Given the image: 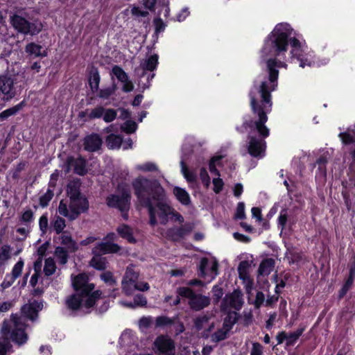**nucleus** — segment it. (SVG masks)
I'll return each instance as SVG.
<instances>
[{"label": "nucleus", "mask_w": 355, "mask_h": 355, "mask_svg": "<svg viewBox=\"0 0 355 355\" xmlns=\"http://www.w3.org/2000/svg\"><path fill=\"white\" fill-rule=\"evenodd\" d=\"M88 209L89 202L84 196H82L70 199L69 209L67 202L62 200L60 202L58 212L72 220L77 218L80 214L86 212Z\"/></svg>", "instance_id": "423d86ee"}, {"label": "nucleus", "mask_w": 355, "mask_h": 355, "mask_svg": "<svg viewBox=\"0 0 355 355\" xmlns=\"http://www.w3.org/2000/svg\"><path fill=\"white\" fill-rule=\"evenodd\" d=\"M120 247L114 243L101 242L98 243L92 250L94 254L90 265L94 268L103 270L107 268V260L102 254L117 252Z\"/></svg>", "instance_id": "6e6552de"}, {"label": "nucleus", "mask_w": 355, "mask_h": 355, "mask_svg": "<svg viewBox=\"0 0 355 355\" xmlns=\"http://www.w3.org/2000/svg\"><path fill=\"white\" fill-rule=\"evenodd\" d=\"M218 261L214 257H203L199 263L198 276L210 282L218 275Z\"/></svg>", "instance_id": "9b49d317"}, {"label": "nucleus", "mask_w": 355, "mask_h": 355, "mask_svg": "<svg viewBox=\"0 0 355 355\" xmlns=\"http://www.w3.org/2000/svg\"><path fill=\"white\" fill-rule=\"evenodd\" d=\"M135 335L130 330L123 331L120 337V343L123 346H130L135 344Z\"/></svg>", "instance_id": "c756f323"}, {"label": "nucleus", "mask_w": 355, "mask_h": 355, "mask_svg": "<svg viewBox=\"0 0 355 355\" xmlns=\"http://www.w3.org/2000/svg\"><path fill=\"white\" fill-rule=\"evenodd\" d=\"M102 144V139L97 134H92L84 139V148L86 150L94 152L100 148Z\"/></svg>", "instance_id": "412c9836"}, {"label": "nucleus", "mask_w": 355, "mask_h": 355, "mask_svg": "<svg viewBox=\"0 0 355 355\" xmlns=\"http://www.w3.org/2000/svg\"><path fill=\"white\" fill-rule=\"evenodd\" d=\"M139 274L133 267H128L122 281L123 291L128 295H131L135 291H147L149 289L148 283L138 281Z\"/></svg>", "instance_id": "1a4fd4ad"}, {"label": "nucleus", "mask_w": 355, "mask_h": 355, "mask_svg": "<svg viewBox=\"0 0 355 355\" xmlns=\"http://www.w3.org/2000/svg\"><path fill=\"white\" fill-rule=\"evenodd\" d=\"M22 108V104L19 103L12 107L5 110L0 113V118L5 119L10 116L15 115Z\"/></svg>", "instance_id": "ea45409f"}, {"label": "nucleus", "mask_w": 355, "mask_h": 355, "mask_svg": "<svg viewBox=\"0 0 355 355\" xmlns=\"http://www.w3.org/2000/svg\"><path fill=\"white\" fill-rule=\"evenodd\" d=\"M208 322H209V318L207 316H206V315H202V316L197 318L195 320V322H194L195 327L198 331L202 329L207 325H208V329H207V332L204 333L203 335H202L204 337H208L209 336V333L214 328L213 324H208Z\"/></svg>", "instance_id": "bb28decb"}, {"label": "nucleus", "mask_w": 355, "mask_h": 355, "mask_svg": "<svg viewBox=\"0 0 355 355\" xmlns=\"http://www.w3.org/2000/svg\"><path fill=\"white\" fill-rule=\"evenodd\" d=\"M37 316V310H34L31 304L24 305L21 315L12 314L9 320L3 321L1 329L2 336L6 340H11L18 346L24 345L28 339L26 332V319L33 321Z\"/></svg>", "instance_id": "7ed1b4c3"}, {"label": "nucleus", "mask_w": 355, "mask_h": 355, "mask_svg": "<svg viewBox=\"0 0 355 355\" xmlns=\"http://www.w3.org/2000/svg\"><path fill=\"white\" fill-rule=\"evenodd\" d=\"M106 144L110 149H118L122 145V137L120 135L110 134L106 137Z\"/></svg>", "instance_id": "c85d7f7f"}, {"label": "nucleus", "mask_w": 355, "mask_h": 355, "mask_svg": "<svg viewBox=\"0 0 355 355\" xmlns=\"http://www.w3.org/2000/svg\"><path fill=\"white\" fill-rule=\"evenodd\" d=\"M260 58L261 62L266 64V70L256 78L249 94L255 120H245L243 127L250 129L248 153L253 157L261 158L265 155V139L270 133L265 123L268 121L267 114L272 110L270 92L275 90L278 85L277 68H287L286 62L295 60L302 68L320 67L329 60L315 61L313 52L297 37L295 32L287 23L277 24L266 37L260 51Z\"/></svg>", "instance_id": "f257e3e1"}, {"label": "nucleus", "mask_w": 355, "mask_h": 355, "mask_svg": "<svg viewBox=\"0 0 355 355\" xmlns=\"http://www.w3.org/2000/svg\"><path fill=\"white\" fill-rule=\"evenodd\" d=\"M10 22L15 29L24 35H36L42 30V24L38 20L28 21L19 15H13L10 17Z\"/></svg>", "instance_id": "9d476101"}, {"label": "nucleus", "mask_w": 355, "mask_h": 355, "mask_svg": "<svg viewBox=\"0 0 355 355\" xmlns=\"http://www.w3.org/2000/svg\"><path fill=\"white\" fill-rule=\"evenodd\" d=\"M66 227L65 220L60 216H55L51 222V228L56 232L60 234Z\"/></svg>", "instance_id": "2f4dec72"}, {"label": "nucleus", "mask_w": 355, "mask_h": 355, "mask_svg": "<svg viewBox=\"0 0 355 355\" xmlns=\"http://www.w3.org/2000/svg\"><path fill=\"white\" fill-rule=\"evenodd\" d=\"M24 265V261L20 259L13 266L10 275L15 279L18 278L21 274Z\"/></svg>", "instance_id": "a18cd8bd"}, {"label": "nucleus", "mask_w": 355, "mask_h": 355, "mask_svg": "<svg viewBox=\"0 0 355 355\" xmlns=\"http://www.w3.org/2000/svg\"><path fill=\"white\" fill-rule=\"evenodd\" d=\"M53 196V192L50 189H48L45 193L40 198V204L42 207H45L49 205Z\"/></svg>", "instance_id": "49530a36"}, {"label": "nucleus", "mask_w": 355, "mask_h": 355, "mask_svg": "<svg viewBox=\"0 0 355 355\" xmlns=\"http://www.w3.org/2000/svg\"><path fill=\"white\" fill-rule=\"evenodd\" d=\"M130 12L132 16L137 18L146 17L149 14V12L147 10H142L140 7L135 5L131 6Z\"/></svg>", "instance_id": "de8ad7c7"}, {"label": "nucleus", "mask_w": 355, "mask_h": 355, "mask_svg": "<svg viewBox=\"0 0 355 355\" xmlns=\"http://www.w3.org/2000/svg\"><path fill=\"white\" fill-rule=\"evenodd\" d=\"M200 177L204 185L208 187L210 184V178L205 168H201L200 172Z\"/></svg>", "instance_id": "bf43d9fd"}, {"label": "nucleus", "mask_w": 355, "mask_h": 355, "mask_svg": "<svg viewBox=\"0 0 355 355\" xmlns=\"http://www.w3.org/2000/svg\"><path fill=\"white\" fill-rule=\"evenodd\" d=\"M223 157L222 155H216L211 158L209 162V171L211 173L218 177L220 176V173L216 167L220 165V162Z\"/></svg>", "instance_id": "f704fd0d"}, {"label": "nucleus", "mask_w": 355, "mask_h": 355, "mask_svg": "<svg viewBox=\"0 0 355 355\" xmlns=\"http://www.w3.org/2000/svg\"><path fill=\"white\" fill-rule=\"evenodd\" d=\"M153 23L155 27L156 33H159L164 31L166 24L161 18L155 19Z\"/></svg>", "instance_id": "6e6d98bb"}, {"label": "nucleus", "mask_w": 355, "mask_h": 355, "mask_svg": "<svg viewBox=\"0 0 355 355\" xmlns=\"http://www.w3.org/2000/svg\"><path fill=\"white\" fill-rule=\"evenodd\" d=\"M117 116V112L112 108H105L101 105H98L92 109L88 114L90 119H96L103 118L105 123L112 122Z\"/></svg>", "instance_id": "dca6fc26"}, {"label": "nucleus", "mask_w": 355, "mask_h": 355, "mask_svg": "<svg viewBox=\"0 0 355 355\" xmlns=\"http://www.w3.org/2000/svg\"><path fill=\"white\" fill-rule=\"evenodd\" d=\"M48 217L46 214H43L39 220V226L40 230L42 232L43 234H45L47 231L48 228Z\"/></svg>", "instance_id": "864d4df0"}, {"label": "nucleus", "mask_w": 355, "mask_h": 355, "mask_svg": "<svg viewBox=\"0 0 355 355\" xmlns=\"http://www.w3.org/2000/svg\"><path fill=\"white\" fill-rule=\"evenodd\" d=\"M250 268V263L248 261H241L238 266L239 278L243 279L248 285L252 283L249 276Z\"/></svg>", "instance_id": "393cba45"}, {"label": "nucleus", "mask_w": 355, "mask_h": 355, "mask_svg": "<svg viewBox=\"0 0 355 355\" xmlns=\"http://www.w3.org/2000/svg\"><path fill=\"white\" fill-rule=\"evenodd\" d=\"M55 254L60 263L65 264L67 262L68 254L64 248H56L55 250Z\"/></svg>", "instance_id": "a19ab883"}, {"label": "nucleus", "mask_w": 355, "mask_h": 355, "mask_svg": "<svg viewBox=\"0 0 355 355\" xmlns=\"http://www.w3.org/2000/svg\"><path fill=\"white\" fill-rule=\"evenodd\" d=\"M25 83L24 73L7 74L0 77V93L3 99L9 100L18 94Z\"/></svg>", "instance_id": "39448f33"}, {"label": "nucleus", "mask_w": 355, "mask_h": 355, "mask_svg": "<svg viewBox=\"0 0 355 355\" xmlns=\"http://www.w3.org/2000/svg\"><path fill=\"white\" fill-rule=\"evenodd\" d=\"M275 263V259L272 258L264 259L259 265V274L263 276L268 275L273 270Z\"/></svg>", "instance_id": "a878e982"}, {"label": "nucleus", "mask_w": 355, "mask_h": 355, "mask_svg": "<svg viewBox=\"0 0 355 355\" xmlns=\"http://www.w3.org/2000/svg\"><path fill=\"white\" fill-rule=\"evenodd\" d=\"M112 74L123 84L122 90L124 92H132L134 89L132 83L129 80L128 74L119 66L115 65L112 67Z\"/></svg>", "instance_id": "6ab92c4d"}, {"label": "nucleus", "mask_w": 355, "mask_h": 355, "mask_svg": "<svg viewBox=\"0 0 355 355\" xmlns=\"http://www.w3.org/2000/svg\"><path fill=\"white\" fill-rule=\"evenodd\" d=\"M123 130L128 134L134 132L137 128V125L135 121H127L121 126Z\"/></svg>", "instance_id": "09e8293b"}, {"label": "nucleus", "mask_w": 355, "mask_h": 355, "mask_svg": "<svg viewBox=\"0 0 355 355\" xmlns=\"http://www.w3.org/2000/svg\"><path fill=\"white\" fill-rule=\"evenodd\" d=\"M72 285L76 293L66 300L67 306L71 310L89 309L94 305L101 295L99 291L92 293L94 285L89 283L88 276L85 273L73 277Z\"/></svg>", "instance_id": "20e7f679"}, {"label": "nucleus", "mask_w": 355, "mask_h": 355, "mask_svg": "<svg viewBox=\"0 0 355 355\" xmlns=\"http://www.w3.org/2000/svg\"><path fill=\"white\" fill-rule=\"evenodd\" d=\"M353 282L354 281H353L352 277H349L347 279V280L346 281V282L345 283V284L343 285V288H341V290L340 291V294H339L340 297H343L347 293V292L348 291V290L352 285Z\"/></svg>", "instance_id": "13d9d810"}, {"label": "nucleus", "mask_w": 355, "mask_h": 355, "mask_svg": "<svg viewBox=\"0 0 355 355\" xmlns=\"http://www.w3.org/2000/svg\"><path fill=\"white\" fill-rule=\"evenodd\" d=\"M33 220V213L31 209L25 211L21 217V220L25 223H31Z\"/></svg>", "instance_id": "052dcab7"}, {"label": "nucleus", "mask_w": 355, "mask_h": 355, "mask_svg": "<svg viewBox=\"0 0 355 355\" xmlns=\"http://www.w3.org/2000/svg\"><path fill=\"white\" fill-rule=\"evenodd\" d=\"M338 137L344 145H352L349 155L355 162V124L349 126L345 131L340 132Z\"/></svg>", "instance_id": "f3484780"}, {"label": "nucleus", "mask_w": 355, "mask_h": 355, "mask_svg": "<svg viewBox=\"0 0 355 355\" xmlns=\"http://www.w3.org/2000/svg\"><path fill=\"white\" fill-rule=\"evenodd\" d=\"M189 15V12L188 8L182 9L180 12L177 15V21H184Z\"/></svg>", "instance_id": "774afa93"}, {"label": "nucleus", "mask_w": 355, "mask_h": 355, "mask_svg": "<svg viewBox=\"0 0 355 355\" xmlns=\"http://www.w3.org/2000/svg\"><path fill=\"white\" fill-rule=\"evenodd\" d=\"M10 348V345L8 342L0 341V355H6L8 351Z\"/></svg>", "instance_id": "338daca9"}, {"label": "nucleus", "mask_w": 355, "mask_h": 355, "mask_svg": "<svg viewBox=\"0 0 355 355\" xmlns=\"http://www.w3.org/2000/svg\"><path fill=\"white\" fill-rule=\"evenodd\" d=\"M101 279L106 284L113 286L116 285V279H114L113 274L110 271H105L101 273L100 275Z\"/></svg>", "instance_id": "c03bdc74"}, {"label": "nucleus", "mask_w": 355, "mask_h": 355, "mask_svg": "<svg viewBox=\"0 0 355 355\" xmlns=\"http://www.w3.org/2000/svg\"><path fill=\"white\" fill-rule=\"evenodd\" d=\"M130 198V191L127 189H123L118 193L109 195L106 198V203L108 207L116 208L119 210L129 209Z\"/></svg>", "instance_id": "f8f14e48"}, {"label": "nucleus", "mask_w": 355, "mask_h": 355, "mask_svg": "<svg viewBox=\"0 0 355 355\" xmlns=\"http://www.w3.org/2000/svg\"><path fill=\"white\" fill-rule=\"evenodd\" d=\"M135 168L143 172H152L158 171L157 166L155 163L150 162L137 164L135 166Z\"/></svg>", "instance_id": "58836bf2"}, {"label": "nucleus", "mask_w": 355, "mask_h": 355, "mask_svg": "<svg viewBox=\"0 0 355 355\" xmlns=\"http://www.w3.org/2000/svg\"><path fill=\"white\" fill-rule=\"evenodd\" d=\"M262 346L258 343H253L250 355H261Z\"/></svg>", "instance_id": "0e129e2a"}, {"label": "nucleus", "mask_w": 355, "mask_h": 355, "mask_svg": "<svg viewBox=\"0 0 355 355\" xmlns=\"http://www.w3.org/2000/svg\"><path fill=\"white\" fill-rule=\"evenodd\" d=\"M134 307L141 306L146 304L147 301L146 297L143 295H137L134 297L133 301Z\"/></svg>", "instance_id": "4d7b16f0"}, {"label": "nucleus", "mask_w": 355, "mask_h": 355, "mask_svg": "<svg viewBox=\"0 0 355 355\" xmlns=\"http://www.w3.org/2000/svg\"><path fill=\"white\" fill-rule=\"evenodd\" d=\"M173 194L176 200L184 206H188L191 202L190 195L184 189L174 187L173 189Z\"/></svg>", "instance_id": "b1692460"}, {"label": "nucleus", "mask_w": 355, "mask_h": 355, "mask_svg": "<svg viewBox=\"0 0 355 355\" xmlns=\"http://www.w3.org/2000/svg\"><path fill=\"white\" fill-rule=\"evenodd\" d=\"M214 191L216 193H219L223 188L224 182L219 177L213 179Z\"/></svg>", "instance_id": "3c124183"}, {"label": "nucleus", "mask_w": 355, "mask_h": 355, "mask_svg": "<svg viewBox=\"0 0 355 355\" xmlns=\"http://www.w3.org/2000/svg\"><path fill=\"white\" fill-rule=\"evenodd\" d=\"M304 331V328H300L294 332L287 333L286 345H293L300 338V336L302 334Z\"/></svg>", "instance_id": "c9c22d12"}, {"label": "nucleus", "mask_w": 355, "mask_h": 355, "mask_svg": "<svg viewBox=\"0 0 355 355\" xmlns=\"http://www.w3.org/2000/svg\"><path fill=\"white\" fill-rule=\"evenodd\" d=\"M180 297L189 299L190 307L196 311H199L207 307L210 303V300L208 297L196 294L193 290L189 287H179L177 289V297L172 304L178 305L180 303Z\"/></svg>", "instance_id": "0eeeda50"}, {"label": "nucleus", "mask_w": 355, "mask_h": 355, "mask_svg": "<svg viewBox=\"0 0 355 355\" xmlns=\"http://www.w3.org/2000/svg\"><path fill=\"white\" fill-rule=\"evenodd\" d=\"M100 83V75L97 71H92L90 74L89 85L93 90H97Z\"/></svg>", "instance_id": "79ce46f5"}, {"label": "nucleus", "mask_w": 355, "mask_h": 355, "mask_svg": "<svg viewBox=\"0 0 355 355\" xmlns=\"http://www.w3.org/2000/svg\"><path fill=\"white\" fill-rule=\"evenodd\" d=\"M116 86L107 87L101 89L99 92V97L104 99H107L115 91Z\"/></svg>", "instance_id": "603ef678"}, {"label": "nucleus", "mask_w": 355, "mask_h": 355, "mask_svg": "<svg viewBox=\"0 0 355 355\" xmlns=\"http://www.w3.org/2000/svg\"><path fill=\"white\" fill-rule=\"evenodd\" d=\"M61 243L66 245L67 248L71 252H74L77 250V245L75 241H73L69 234L63 233L60 236Z\"/></svg>", "instance_id": "72a5a7b5"}, {"label": "nucleus", "mask_w": 355, "mask_h": 355, "mask_svg": "<svg viewBox=\"0 0 355 355\" xmlns=\"http://www.w3.org/2000/svg\"><path fill=\"white\" fill-rule=\"evenodd\" d=\"M116 231L123 239H126L129 243H134L136 242L132 235V230L129 226L121 225L117 227Z\"/></svg>", "instance_id": "cd10ccee"}, {"label": "nucleus", "mask_w": 355, "mask_h": 355, "mask_svg": "<svg viewBox=\"0 0 355 355\" xmlns=\"http://www.w3.org/2000/svg\"><path fill=\"white\" fill-rule=\"evenodd\" d=\"M236 322V313L235 312L230 313L225 318L222 327L210 336L211 340L214 343H218L225 340Z\"/></svg>", "instance_id": "ddd939ff"}, {"label": "nucleus", "mask_w": 355, "mask_h": 355, "mask_svg": "<svg viewBox=\"0 0 355 355\" xmlns=\"http://www.w3.org/2000/svg\"><path fill=\"white\" fill-rule=\"evenodd\" d=\"M11 248L8 245H3L0 248V266L6 264L11 257Z\"/></svg>", "instance_id": "473e14b6"}, {"label": "nucleus", "mask_w": 355, "mask_h": 355, "mask_svg": "<svg viewBox=\"0 0 355 355\" xmlns=\"http://www.w3.org/2000/svg\"><path fill=\"white\" fill-rule=\"evenodd\" d=\"M155 347L162 355H174L175 345L173 341L168 336H160L154 343Z\"/></svg>", "instance_id": "a211bd4d"}, {"label": "nucleus", "mask_w": 355, "mask_h": 355, "mask_svg": "<svg viewBox=\"0 0 355 355\" xmlns=\"http://www.w3.org/2000/svg\"><path fill=\"white\" fill-rule=\"evenodd\" d=\"M15 281V279L13 278L11 275H6L4 280L1 284V287L3 289L8 288L14 283Z\"/></svg>", "instance_id": "680f3d73"}, {"label": "nucleus", "mask_w": 355, "mask_h": 355, "mask_svg": "<svg viewBox=\"0 0 355 355\" xmlns=\"http://www.w3.org/2000/svg\"><path fill=\"white\" fill-rule=\"evenodd\" d=\"M67 170L66 173H68L71 166L74 167V171L76 173L83 175L87 172L86 168V161L82 157L74 159L73 157H69L67 160Z\"/></svg>", "instance_id": "aec40b11"}, {"label": "nucleus", "mask_w": 355, "mask_h": 355, "mask_svg": "<svg viewBox=\"0 0 355 355\" xmlns=\"http://www.w3.org/2000/svg\"><path fill=\"white\" fill-rule=\"evenodd\" d=\"M180 164H181V171H182L184 177L185 178V179L189 182H193L196 181V174L193 173V172L189 171V169L187 168L183 159H182Z\"/></svg>", "instance_id": "4c0bfd02"}, {"label": "nucleus", "mask_w": 355, "mask_h": 355, "mask_svg": "<svg viewBox=\"0 0 355 355\" xmlns=\"http://www.w3.org/2000/svg\"><path fill=\"white\" fill-rule=\"evenodd\" d=\"M172 323V320L165 316H160L157 318L155 320L156 327H165Z\"/></svg>", "instance_id": "5fc2aeb1"}, {"label": "nucleus", "mask_w": 355, "mask_h": 355, "mask_svg": "<svg viewBox=\"0 0 355 355\" xmlns=\"http://www.w3.org/2000/svg\"><path fill=\"white\" fill-rule=\"evenodd\" d=\"M243 295L240 291L235 290L227 295L221 303V309L228 311L232 309L239 310L243 304Z\"/></svg>", "instance_id": "2eb2a0df"}, {"label": "nucleus", "mask_w": 355, "mask_h": 355, "mask_svg": "<svg viewBox=\"0 0 355 355\" xmlns=\"http://www.w3.org/2000/svg\"><path fill=\"white\" fill-rule=\"evenodd\" d=\"M234 238L241 242L248 243L250 241V238L244 234H240L239 232H235L233 234Z\"/></svg>", "instance_id": "69168bd1"}, {"label": "nucleus", "mask_w": 355, "mask_h": 355, "mask_svg": "<svg viewBox=\"0 0 355 355\" xmlns=\"http://www.w3.org/2000/svg\"><path fill=\"white\" fill-rule=\"evenodd\" d=\"M80 184L78 182H71L67 186V195L69 197V200L82 196L83 195L80 193Z\"/></svg>", "instance_id": "7c9ffc66"}, {"label": "nucleus", "mask_w": 355, "mask_h": 355, "mask_svg": "<svg viewBox=\"0 0 355 355\" xmlns=\"http://www.w3.org/2000/svg\"><path fill=\"white\" fill-rule=\"evenodd\" d=\"M157 64L158 55L156 54L152 55L141 62L139 67L136 69V73L139 77L143 78L146 75L147 71H150L147 79L148 80L150 78L153 79L155 74L152 72L156 69Z\"/></svg>", "instance_id": "4468645a"}, {"label": "nucleus", "mask_w": 355, "mask_h": 355, "mask_svg": "<svg viewBox=\"0 0 355 355\" xmlns=\"http://www.w3.org/2000/svg\"><path fill=\"white\" fill-rule=\"evenodd\" d=\"M235 218L236 219H244L245 218L244 202H240L238 203L235 213Z\"/></svg>", "instance_id": "8fccbe9b"}, {"label": "nucleus", "mask_w": 355, "mask_h": 355, "mask_svg": "<svg viewBox=\"0 0 355 355\" xmlns=\"http://www.w3.org/2000/svg\"><path fill=\"white\" fill-rule=\"evenodd\" d=\"M25 51L26 53L32 57L37 58V57H46L47 55V53L44 48L35 42H31L26 44L25 47Z\"/></svg>", "instance_id": "5701e85b"}, {"label": "nucleus", "mask_w": 355, "mask_h": 355, "mask_svg": "<svg viewBox=\"0 0 355 355\" xmlns=\"http://www.w3.org/2000/svg\"><path fill=\"white\" fill-rule=\"evenodd\" d=\"M152 323V318L150 317H144L139 320V327L141 329H146L150 327Z\"/></svg>", "instance_id": "e2e57ef3"}, {"label": "nucleus", "mask_w": 355, "mask_h": 355, "mask_svg": "<svg viewBox=\"0 0 355 355\" xmlns=\"http://www.w3.org/2000/svg\"><path fill=\"white\" fill-rule=\"evenodd\" d=\"M288 220V214L286 209H283L280 211L277 219L278 227L281 229V232L285 229Z\"/></svg>", "instance_id": "37998d69"}, {"label": "nucleus", "mask_w": 355, "mask_h": 355, "mask_svg": "<svg viewBox=\"0 0 355 355\" xmlns=\"http://www.w3.org/2000/svg\"><path fill=\"white\" fill-rule=\"evenodd\" d=\"M192 229L193 225L190 223H187L180 227L171 230L170 234L173 240L178 241L189 234Z\"/></svg>", "instance_id": "4be33fe9"}, {"label": "nucleus", "mask_w": 355, "mask_h": 355, "mask_svg": "<svg viewBox=\"0 0 355 355\" xmlns=\"http://www.w3.org/2000/svg\"><path fill=\"white\" fill-rule=\"evenodd\" d=\"M56 269L54 260L52 258H48L45 260L44 266V272L45 275L50 276L53 275Z\"/></svg>", "instance_id": "e433bc0d"}, {"label": "nucleus", "mask_w": 355, "mask_h": 355, "mask_svg": "<svg viewBox=\"0 0 355 355\" xmlns=\"http://www.w3.org/2000/svg\"><path fill=\"white\" fill-rule=\"evenodd\" d=\"M132 185L139 204L148 208L152 226L157 223V218L162 225H166L169 219L179 223L184 222L183 216L164 202L165 191L158 181L139 176L132 181Z\"/></svg>", "instance_id": "f03ea898"}]
</instances>
